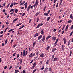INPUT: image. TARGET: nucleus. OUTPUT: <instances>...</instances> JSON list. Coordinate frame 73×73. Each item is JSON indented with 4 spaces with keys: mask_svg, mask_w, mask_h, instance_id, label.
Masks as SVG:
<instances>
[{
    "mask_svg": "<svg viewBox=\"0 0 73 73\" xmlns=\"http://www.w3.org/2000/svg\"><path fill=\"white\" fill-rule=\"evenodd\" d=\"M58 38L56 40V41L55 42V44L53 46V47H55L57 45V42H58Z\"/></svg>",
    "mask_w": 73,
    "mask_h": 73,
    "instance_id": "nucleus-1",
    "label": "nucleus"
},
{
    "mask_svg": "<svg viewBox=\"0 0 73 73\" xmlns=\"http://www.w3.org/2000/svg\"><path fill=\"white\" fill-rule=\"evenodd\" d=\"M36 5V7H37V5H38V0H36L35 3L33 5L34 8L35 7Z\"/></svg>",
    "mask_w": 73,
    "mask_h": 73,
    "instance_id": "nucleus-2",
    "label": "nucleus"
},
{
    "mask_svg": "<svg viewBox=\"0 0 73 73\" xmlns=\"http://www.w3.org/2000/svg\"><path fill=\"white\" fill-rule=\"evenodd\" d=\"M45 35H44L42 38V42H44V41H45Z\"/></svg>",
    "mask_w": 73,
    "mask_h": 73,
    "instance_id": "nucleus-3",
    "label": "nucleus"
},
{
    "mask_svg": "<svg viewBox=\"0 0 73 73\" xmlns=\"http://www.w3.org/2000/svg\"><path fill=\"white\" fill-rule=\"evenodd\" d=\"M31 5H32L31 4L28 6L27 9V11H29V9H30V8H31Z\"/></svg>",
    "mask_w": 73,
    "mask_h": 73,
    "instance_id": "nucleus-4",
    "label": "nucleus"
},
{
    "mask_svg": "<svg viewBox=\"0 0 73 73\" xmlns=\"http://www.w3.org/2000/svg\"><path fill=\"white\" fill-rule=\"evenodd\" d=\"M51 37V36L50 35L46 37V40H48V39H49V38H50Z\"/></svg>",
    "mask_w": 73,
    "mask_h": 73,
    "instance_id": "nucleus-5",
    "label": "nucleus"
},
{
    "mask_svg": "<svg viewBox=\"0 0 73 73\" xmlns=\"http://www.w3.org/2000/svg\"><path fill=\"white\" fill-rule=\"evenodd\" d=\"M48 68L46 67V68H45V70H44V73H47V72L48 70Z\"/></svg>",
    "mask_w": 73,
    "mask_h": 73,
    "instance_id": "nucleus-6",
    "label": "nucleus"
},
{
    "mask_svg": "<svg viewBox=\"0 0 73 73\" xmlns=\"http://www.w3.org/2000/svg\"><path fill=\"white\" fill-rule=\"evenodd\" d=\"M38 35H39V33H37L34 36V37H37L38 36Z\"/></svg>",
    "mask_w": 73,
    "mask_h": 73,
    "instance_id": "nucleus-7",
    "label": "nucleus"
},
{
    "mask_svg": "<svg viewBox=\"0 0 73 73\" xmlns=\"http://www.w3.org/2000/svg\"><path fill=\"white\" fill-rule=\"evenodd\" d=\"M63 41H64V44H66V40L65 38H64Z\"/></svg>",
    "mask_w": 73,
    "mask_h": 73,
    "instance_id": "nucleus-8",
    "label": "nucleus"
},
{
    "mask_svg": "<svg viewBox=\"0 0 73 73\" xmlns=\"http://www.w3.org/2000/svg\"><path fill=\"white\" fill-rule=\"evenodd\" d=\"M56 40V37H53L52 38V41H55Z\"/></svg>",
    "mask_w": 73,
    "mask_h": 73,
    "instance_id": "nucleus-9",
    "label": "nucleus"
},
{
    "mask_svg": "<svg viewBox=\"0 0 73 73\" xmlns=\"http://www.w3.org/2000/svg\"><path fill=\"white\" fill-rule=\"evenodd\" d=\"M41 38H42V35H40L38 37V40H40V39H41Z\"/></svg>",
    "mask_w": 73,
    "mask_h": 73,
    "instance_id": "nucleus-10",
    "label": "nucleus"
},
{
    "mask_svg": "<svg viewBox=\"0 0 73 73\" xmlns=\"http://www.w3.org/2000/svg\"><path fill=\"white\" fill-rule=\"evenodd\" d=\"M25 3V1H24L23 2V3H20L19 5L20 6H21V5H23Z\"/></svg>",
    "mask_w": 73,
    "mask_h": 73,
    "instance_id": "nucleus-11",
    "label": "nucleus"
},
{
    "mask_svg": "<svg viewBox=\"0 0 73 73\" xmlns=\"http://www.w3.org/2000/svg\"><path fill=\"white\" fill-rule=\"evenodd\" d=\"M57 60H58V58H55L53 60L54 61H57Z\"/></svg>",
    "mask_w": 73,
    "mask_h": 73,
    "instance_id": "nucleus-12",
    "label": "nucleus"
},
{
    "mask_svg": "<svg viewBox=\"0 0 73 73\" xmlns=\"http://www.w3.org/2000/svg\"><path fill=\"white\" fill-rule=\"evenodd\" d=\"M68 27H69V25H67V26L66 27V28H65V31H66H66H68Z\"/></svg>",
    "mask_w": 73,
    "mask_h": 73,
    "instance_id": "nucleus-13",
    "label": "nucleus"
},
{
    "mask_svg": "<svg viewBox=\"0 0 73 73\" xmlns=\"http://www.w3.org/2000/svg\"><path fill=\"white\" fill-rule=\"evenodd\" d=\"M52 69L51 68H48V71H49V72H50V73H52Z\"/></svg>",
    "mask_w": 73,
    "mask_h": 73,
    "instance_id": "nucleus-14",
    "label": "nucleus"
},
{
    "mask_svg": "<svg viewBox=\"0 0 73 73\" xmlns=\"http://www.w3.org/2000/svg\"><path fill=\"white\" fill-rule=\"evenodd\" d=\"M56 49H57L56 48H53L52 50V52H54V51H55V50H56Z\"/></svg>",
    "mask_w": 73,
    "mask_h": 73,
    "instance_id": "nucleus-15",
    "label": "nucleus"
},
{
    "mask_svg": "<svg viewBox=\"0 0 73 73\" xmlns=\"http://www.w3.org/2000/svg\"><path fill=\"white\" fill-rule=\"evenodd\" d=\"M64 45H62V50H64Z\"/></svg>",
    "mask_w": 73,
    "mask_h": 73,
    "instance_id": "nucleus-16",
    "label": "nucleus"
},
{
    "mask_svg": "<svg viewBox=\"0 0 73 73\" xmlns=\"http://www.w3.org/2000/svg\"><path fill=\"white\" fill-rule=\"evenodd\" d=\"M44 53H42L40 55V57H44Z\"/></svg>",
    "mask_w": 73,
    "mask_h": 73,
    "instance_id": "nucleus-17",
    "label": "nucleus"
},
{
    "mask_svg": "<svg viewBox=\"0 0 73 73\" xmlns=\"http://www.w3.org/2000/svg\"><path fill=\"white\" fill-rule=\"evenodd\" d=\"M19 61H20L19 63L20 64H22V59H19Z\"/></svg>",
    "mask_w": 73,
    "mask_h": 73,
    "instance_id": "nucleus-18",
    "label": "nucleus"
},
{
    "mask_svg": "<svg viewBox=\"0 0 73 73\" xmlns=\"http://www.w3.org/2000/svg\"><path fill=\"white\" fill-rule=\"evenodd\" d=\"M51 18V17H49L47 18V21H49V20H50V19Z\"/></svg>",
    "mask_w": 73,
    "mask_h": 73,
    "instance_id": "nucleus-19",
    "label": "nucleus"
},
{
    "mask_svg": "<svg viewBox=\"0 0 73 73\" xmlns=\"http://www.w3.org/2000/svg\"><path fill=\"white\" fill-rule=\"evenodd\" d=\"M32 53H31L29 55V58H31V57H32Z\"/></svg>",
    "mask_w": 73,
    "mask_h": 73,
    "instance_id": "nucleus-20",
    "label": "nucleus"
},
{
    "mask_svg": "<svg viewBox=\"0 0 73 73\" xmlns=\"http://www.w3.org/2000/svg\"><path fill=\"white\" fill-rule=\"evenodd\" d=\"M40 13V12H37L36 14H35V16H37V15L39 14V13Z\"/></svg>",
    "mask_w": 73,
    "mask_h": 73,
    "instance_id": "nucleus-21",
    "label": "nucleus"
},
{
    "mask_svg": "<svg viewBox=\"0 0 73 73\" xmlns=\"http://www.w3.org/2000/svg\"><path fill=\"white\" fill-rule=\"evenodd\" d=\"M40 33L41 35H43V34L44 33V31H43V30H41Z\"/></svg>",
    "mask_w": 73,
    "mask_h": 73,
    "instance_id": "nucleus-22",
    "label": "nucleus"
},
{
    "mask_svg": "<svg viewBox=\"0 0 73 73\" xmlns=\"http://www.w3.org/2000/svg\"><path fill=\"white\" fill-rule=\"evenodd\" d=\"M18 19V18H16L14 19L13 21V22H15V21H16Z\"/></svg>",
    "mask_w": 73,
    "mask_h": 73,
    "instance_id": "nucleus-23",
    "label": "nucleus"
},
{
    "mask_svg": "<svg viewBox=\"0 0 73 73\" xmlns=\"http://www.w3.org/2000/svg\"><path fill=\"white\" fill-rule=\"evenodd\" d=\"M36 65V62H35L33 64V66L35 67V66Z\"/></svg>",
    "mask_w": 73,
    "mask_h": 73,
    "instance_id": "nucleus-24",
    "label": "nucleus"
},
{
    "mask_svg": "<svg viewBox=\"0 0 73 73\" xmlns=\"http://www.w3.org/2000/svg\"><path fill=\"white\" fill-rule=\"evenodd\" d=\"M70 18H71V19H72V20L73 19V16H72V14H71L70 15Z\"/></svg>",
    "mask_w": 73,
    "mask_h": 73,
    "instance_id": "nucleus-25",
    "label": "nucleus"
},
{
    "mask_svg": "<svg viewBox=\"0 0 73 73\" xmlns=\"http://www.w3.org/2000/svg\"><path fill=\"white\" fill-rule=\"evenodd\" d=\"M22 24V23H19L16 26V27H18V26H19V25H21Z\"/></svg>",
    "mask_w": 73,
    "mask_h": 73,
    "instance_id": "nucleus-26",
    "label": "nucleus"
},
{
    "mask_svg": "<svg viewBox=\"0 0 73 73\" xmlns=\"http://www.w3.org/2000/svg\"><path fill=\"white\" fill-rule=\"evenodd\" d=\"M72 22V20H70L69 21H68L67 23H70Z\"/></svg>",
    "mask_w": 73,
    "mask_h": 73,
    "instance_id": "nucleus-27",
    "label": "nucleus"
},
{
    "mask_svg": "<svg viewBox=\"0 0 73 73\" xmlns=\"http://www.w3.org/2000/svg\"><path fill=\"white\" fill-rule=\"evenodd\" d=\"M48 15H49L48 13H44V16H48Z\"/></svg>",
    "mask_w": 73,
    "mask_h": 73,
    "instance_id": "nucleus-28",
    "label": "nucleus"
},
{
    "mask_svg": "<svg viewBox=\"0 0 73 73\" xmlns=\"http://www.w3.org/2000/svg\"><path fill=\"white\" fill-rule=\"evenodd\" d=\"M44 66L43 65L42 66V67L41 69H40L41 70H44Z\"/></svg>",
    "mask_w": 73,
    "mask_h": 73,
    "instance_id": "nucleus-29",
    "label": "nucleus"
},
{
    "mask_svg": "<svg viewBox=\"0 0 73 73\" xmlns=\"http://www.w3.org/2000/svg\"><path fill=\"white\" fill-rule=\"evenodd\" d=\"M36 20L37 23H38V21H39V18H38V17H37Z\"/></svg>",
    "mask_w": 73,
    "mask_h": 73,
    "instance_id": "nucleus-30",
    "label": "nucleus"
},
{
    "mask_svg": "<svg viewBox=\"0 0 73 73\" xmlns=\"http://www.w3.org/2000/svg\"><path fill=\"white\" fill-rule=\"evenodd\" d=\"M14 30V29H11L8 32H11V31H13Z\"/></svg>",
    "mask_w": 73,
    "mask_h": 73,
    "instance_id": "nucleus-31",
    "label": "nucleus"
},
{
    "mask_svg": "<svg viewBox=\"0 0 73 73\" xmlns=\"http://www.w3.org/2000/svg\"><path fill=\"white\" fill-rule=\"evenodd\" d=\"M36 70H37V68H36L35 69V70H34L32 72V73H35V72H36Z\"/></svg>",
    "mask_w": 73,
    "mask_h": 73,
    "instance_id": "nucleus-32",
    "label": "nucleus"
},
{
    "mask_svg": "<svg viewBox=\"0 0 73 73\" xmlns=\"http://www.w3.org/2000/svg\"><path fill=\"white\" fill-rule=\"evenodd\" d=\"M46 64H47V65H48L49 64V60H47V62H46Z\"/></svg>",
    "mask_w": 73,
    "mask_h": 73,
    "instance_id": "nucleus-33",
    "label": "nucleus"
},
{
    "mask_svg": "<svg viewBox=\"0 0 73 73\" xmlns=\"http://www.w3.org/2000/svg\"><path fill=\"white\" fill-rule=\"evenodd\" d=\"M49 48H50V46H47L46 48V50H48V49H49Z\"/></svg>",
    "mask_w": 73,
    "mask_h": 73,
    "instance_id": "nucleus-34",
    "label": "nucleus"
},
{
    "mask_svg": "<svg viewBox=\"0 0 73 73\" xmlns=\"http://www.w3.org/2000/svg\"><path fill=\"white\" fill-rule=\"evenodd\" d=\"M25 50H23V56H25Z\"/></svg>",
    "mask_w": 73,
    "mask_h": 73,
    "instance_id": "nucleus-35",
    "label": "nucleus"
},
{
    "mask_svg": "<svg viewBox=\"0 0 73 73\" xmlns=\"http://www.w3.org/2000/svg\"><path fill=\"white\" fill-rule=\"evenodd\" d=\"M73 31L71 32V33H70V34L69 35V36H70H70H72V35H73Z\"/></svg>",
    "mask_w": 73,
    "mask_h": 73,
    "instance_id": "nucleus-36",
    "label": "nucleus"
},
{
    "mask_svg": "<svg viewBox=\"0 0 73 73\" xmlns=\"http://www.w3.org/2000/svg\"><path fill=\"white\" fill-rule=\"evenodd\" d=\"M40 26V24H38V25L37 27H36V28H39Z\"/></svg>",
    "mask_w": 73,
    "mask_h": 73,
    "instance_id": "nucleus-37",
    "label": "nucleus"
},
{
    "mask_svg": "<svg viewBox=\"0 0 73 73\" xmlns=\"http://www.w3.org/2000/svg\"><path fill=\"white\" fill-rule=\"evenodd\" d=\"M38 54H39V52H36V54L37 56H38Z\"/></svg>",
    "mask_w": 73,
    "mask_h": 73,
    "instance_id": "nucleus-38",
    "label": "nucleus"
},
{
    "mask_svg": "<svg viewBox=\"0 0 73 73\" xmlns=\"http://www.w3.org/2000/svg\"><path fill=\"white\" fill-rule=\"evenodd\" d=\"M35 44H36V42H35L33 43V47H34L35 46Z\"/></svg>",
    "mask_w": 73,
    "mask_h": 73,
    "instance_id": "nucleus-39",
    "label": "nucleus"
},
{
    "mask_svg": "<svg viewBox=\"0 0 73 73\" xmlns=\"http://www.w3.org/2000/svg\"><path fill=\"white\" fill-rule=\"evenodd\" d=\"M15 72V73H18V72H19V70H16Z\"/></svg>",
    "mask_w": 73,
    "mask_h": 73,
    "instance_id": "nucleus-40",
    "label": "nucleus"
},
{
    "mask_svg": "<svg viewBox=\"0 0 73 73\" xmlns=\"http://www.w3.org/2000/svg\"><path fill=\"white\" fill-rule=\"evenodd\" d=\"M73 29V25H72L71 26L70 29L71 30H72V29Z\"/></svg>",
    "mask_w": 73,
    "mask_h": 73,
    "instance_id": "nucleus-41",
    "label": "nucleus"
},
{
    "mask_svg": "<svg viewBox=\"0 0 73 73\" xmlns=\"http://www.w3.org/2000/svg\"><path fill=\"white\" fill-rule=\"evenodd\" d=\"M54 55H53L52 56L51 59H54Z\"/></svg>",
    "mask_w": 73,
    "mask_h": 73,
    "instance_id": "nucleus-42",
    "label": "nucleus"
},
{
    "mask_svg": "<svg viewBox=\"0 0 73 73\" xmlns=\"http://www.w3.org/2000/svg\"><path fill=\"white\" fill-rule=\"evenodd\" d=\"M15 11V9H11L10 10V12H12L13 11Z\"/></svg>",
    "mask_w": 73,
    "mask_h": 73,
    "instance_id": "nucleus-43",
    "label": "nucleus"
},
{
    "mask_svg": "<svg viewBox=\"0 0 73 73\" xmlns=\"http://www.w3.org/2000/svg\"><path fill=\"white\" fill-rule=\"evenodd\" d=\"M38 57V55H37L36 56V57L35 58L34 60H35Z\"/></svg>",
    "mask_w": 73,
    "mask_h": 73,
    "instance_id": "nucleus-44",
    "label": "nucleus"
},
{
    "mask_svg": "<svg viewBox=\"0 0 73 73\" xmlns=\"http://www.w3.org/2000/svg\"><path fill=\"white\" fill-rule=\"evenodd\" d=\"M15 13H17L18 12V10H17V9H15Z\"/></svg>",
    "mask_w": 73,
    "mask_h": 73,
    "instance_id": "nucleus-45",
    "label": "nucleus"
},
{
    "mask_svg": "<svg viewBox=\"0 0 73 73\" xmlns=\"http://www.w3.org/2000/svg\"><path fill=\"white\" fill-rule=\"evenodd\" d=\"M13 5H16V4H19V3H16L15 2H14L13 3Z\"/></svg>",
    "mask_w": 73,
    "mask_h": 73,
    "instance_id": "nucleus-46",
    "label": "nucleus"
},
{
    "mask_svg": "<svg viewBox=\"0 0 73 73\" xmlns=\"http://www.w3.org/2000/svg\"><path fill=\"white\" fill-rule=\"evenodd\" d=\"M25 13H24L22 15V17H23L24 15H25Z\"/></svg>",
    "mask_w": 73,
    "mask_h": 73,
    "instance_id": "nucleus-47",
    "label": "nucleus"
},
{
    "mask_svg": "<svg viewBox=\"0 0 73 73\" xmlns=\"http://www.w3.org/2000/svg\"><path fill=\"white\" fill-rule=\"evenodd\" d=\"M60 31H61V29H60L58 31V33H59Z\"/></svg>",
    "mask_w": 73,
    "mask_h": 73,
    "instance_id": "nucleus-48",
    "label": "nucleus"
},
{
    "mask_svg": "<svg viewBox=\"0 0 73 73\" xmlns=\"http://www.w3.org/2000/svg\"><path fill=\"white\" fill-rule=\"evenodd\" d=\"M12 68V66H11L10 67L9 70H11V69Z\"/></svg>",
    "mask_w": 73,
    "mask_h": 73,
    "instance_id": "nucleus-49",
    "label": "nucleus"
},
{
    "mask_svg": "<svg viewBox=\"0 0 73 73\" xmlns=\"http://www.w3.org/2000/svg\"><path fill=\"white\" fill-rule=\"evenodd\" d=\"M35 53H33L32 55V57H33V56H35Z\"/></svg>",
    "mask_w": 73,
    "mask_h": 73,
    "instance_id": "nucleus-50",
    "label": "nucleus"
},
{
    "mask_svg": "<svg viewBox=\"0 0 73 73\" xmlns=\"http://www.w3.org/2000/svg\"><path fill=\"white\" fill-rule=\"evenodd\" d=\"M46 8V6H45L44 7V9H43V11H45Z\"/></svg>",
    "mask_w": 73,
    "mask_h": 73,
    "instance_id": "nucleus-51",
    "label": "nucleus"
},
{
    "mask_svg": "<svg viewBox=\"0 0 73 73\" xmlns=\"http://www.w3.org/2000/svg\"><path fill=\"white\" fill-rule=\"evenodd\" d=\"M8 40L7 39L5 41V44H7V40Z\"/></svg>",
    "mask_w": 73,
    "mask_h": 73,
    "instance_id": "nucleus-52",
    "label": "nucleus"
},
{
    "mask_svg": "<svg viewBox=\"0 0 73 73\" xmlns=\"http://www.w3.org/2000/svg\"><path fill=\"white\" fill-rule=\"evenodd\" d=\"M20 56L21 57H23V52H21Z\"/></svg>",
    "mask_w": 73,
    "mask_h": 73,
    "instance_id": "nucleus-53",
    "label": "nucleus"
},
{
    "mask_svg": "<svg viewBox=\"0 0 73 73\" xmlns=\"http://www.w3.org/2000/svg\"><path fill=\"white\" fill-rule=\"evenodd\" d=\"M27 3H28V2H26L25 4L24 5H27Z\"/></svg>",
    "mask_w": 73,
    "mask_h": 73,
    "instance_id": "nucleus-54",
    "label": "nucleus"
},
{
    "mask_svg": "<svg viewBox=\"0 0 73 73\" xmlns=\"http://www.w3.org/2000/svg\"><path fill=\"white\" fill-rule=\"evenodd\" d=\"M10 5V3H9L7 6V8H8V7H9V5Z\"/></svg>",
    "mask_w": 73,
    "mask_h": 73,
    "instance_id": "nucleus-55",
    "label": "nucleus"
},
{
    "mask_svg": "<svg viewBox=\"0 0 73 73\" xmlns=\"http://www.w3.org/2000/svg\"><path fill=\"white\" fill-rule=\"evenodd\" d=\"M70 44V40H69L68 41V46H69V44Z\"/></svg>",
    "mask_w": 73,
    "mask_h": 73,
    "instance_id": "nucleus-56",
    "label": "nucleus"
},
{
    "mask_svg": "<svg viewBox=\"0 0 73 73\" xmlns=\"http://www.w3.org/2000/svg\"><path fill=\"white\" fill-rule=\"evenodd\" d=\"M13 6V3H12L10 5V7H12Z\"/></svg>",
    "mask_w": 73,
    "mask_h": 73,
    "instance_id": "nucleus-57",
    "label": "nucleus"
},
{
    "mask_svg": "<svg viewBox=\"0 0 73 73\" xmlns=\"http://www.w3.org/2000/svg\"><path fill=\"white\" fill-rule=\"evenodd\" d=\"M72 51H70V54H69V56H71V54H72Z\"/></svg>",
    "mask_w": 73,
    "mask_h": 73,
    "instance_id": "nucleus-58",
    "label": "nucleus"
},
{
    "mask_svg": "<svg viewBox=\"0 0 73 73\" xmlns=\"http://www.w3.org/2000/svg\"><path fill=\"white\" fill-rule=\"evenodd\" d=\"M50 12V10H48V11H47V13L49 15V12Z\"/></svg>",
    "mask_w": 73,
    "mask_h": 73,
    "instance_id": "nucleus-59",
    "label": "nucleus"
},
{
    "mask_svg": "<svg viewBox=\"0 0 73 73\" xmlns=\"http://www.w3.org/2000/svg\"><path fill=\"white\" fill-rule=\"evenodd\" d=\"M64 32H65V31L64 30H63V31L62 33V34H63L64 33Z\"/></svg>",
    "mask_w": 73,
    "mask_h": 73,
    "instance_id": "nucleus-60",
    "label": "nucleus"
},
{
    "mask_svg": "<svg viewBox=\"0 0 73 73\" xmlns=\"http://www.w3.org/2000/svg\"><path fill=\"white\" fill-rule=\"evenodd\" d=\"M23 73H26L25 71L24 70H23Z\"/></svg>",
    "mask_w": 73,
    "mask_h": 73,
    "instance_id": "nucleus-61",
    "label": "nucleus"
},
{
    "mask_svg": "<svg viewBox=\"0 0 73 73\" xmlns=\"http://www.w3.org/2000/svg\"><path fill=\"white\" fill-rule=\"evenodd\" d=\"M34 68H35V67L33 66L31 68V69H34Z\"/></svg>",
    "mask_w": 73,
    "mask_h": 73,
    "instance_id": "nucleus-62",
    "label": "nucleus"
},
{
    "mask_svg": "<svg viewBox=\"0 0 73 73\" xmlns=\"http://www.w3.org/2000/svg\"><path fill=\"white\" fill-rule=\"evenodd\" d=\"M33 62V60H32L30 62V64H32Z\"/></svg>",
    "mask_w": 73,
    "mask_h": 73,
    "instance_id": "nucleus-63",
    "label": "nucleus"
},
{
    "mask_svg": "<svg viewBox=\"0 0 73 73\" xmlns=\"http://www.w3.org/2000/svg\"><path fill=\"white\" fill-rule=\"evenodd\" d=\"M3 33V31H2L0 32V34H2Z\"/></svg>",
    "mask_w": 73,
    "mask_h": 73,
    "instance_id": "nucleus-64",
    "label": "nucleus"
}]
</instances>
